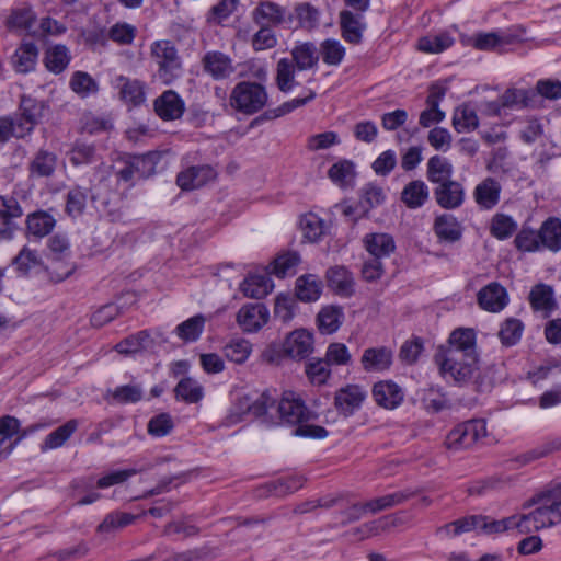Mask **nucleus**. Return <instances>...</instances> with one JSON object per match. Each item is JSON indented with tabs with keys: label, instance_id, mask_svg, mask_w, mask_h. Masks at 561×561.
<instances>
[{
	"label": "nucleus",
	"instance_id": "603ef678",
	"mask_svg": "<svg viewBox=\"0 0 561 561\" xmlns=\"http://www.w3.org/2000/svg\"><path fill=\"white\" fill-rule=\"evenodd\" d=\"M533 92L527 89H507L500 98L505 108L526 107L533 100Z\"/></svg>",
	"mask_w": 561,
	"mask_h": 561
},
{
	"label": "nucleus",
	"instance_id": "6e6d98bb",
	"mask_svg": "<svg viewBox=\"0 0 561 561\" xmlns=\"http://www.w3.org/2000/svg\"><path fill=\"white\" fill-rule=\"evenodd\" d=\"M70 87L75 93L85 98L91 93H95L99 89L96 81L83 71H76L70 79Z\"/></svg>",
	"mask_w": 561,
	"mask_h": 561
},
{
	"label": "nucleus",
	"instance_id": "9d476101",
	"mask_svg": "<svg viewBox=\"0 0 561 561\" xmlns=\"http://www.w3.org/2000/svg\"><path fill=\"white\" fill-rule=\"evenodd\" d=\"M366 390L358 385H347L335 392L334 405L339 413L351 416L358 411L366 400Z\"/></svg>",
	"mask_w": 561,
	"mask_h": 561
},
{
	"label": "nucleus",
	"instance_id": "79ce46f5",
	"mask_svg": "<svg viewBox=\"0 0 561 561\" xmlns=\"http://www.w3.org/2000/svg\"><path fill=\"white\" fill-rule=\"evenodd\" d=\"M205 318L202 314L194 316L175 328L176 335L184 342H195L204 331Z\"/></svg>",
	"mask_w": 561,
	"mask_h": 561
},
{
	"label": "nucleus",
	"instance_id": "f03ea898",
	"mask_svg": "<svg viewBox=\"0 0 561 561\" xmlns=\"http://www.w3.org/2000/svg\"><path fill=\"white\" fill-rule=\"evenodd\" d=\"M435 360L444 378L457 383L470 381L478 369L474 331L463 328L454 330L447 346L439 348Z\"/></svg>",
	"mask_w": 561,
	"mask_h": 561
},
{
	"label": "nucleus",
	"instance_id": "4468645a",
	"mask_svg": "<svg viewBox=\"0 0 561 561\" xmlns=\"http://www.w3.org/2000/svg\"><path fill=\"white\" fill-rule=\"evenodd\" d=\"M216 178V171L210 165L190 167L176 176L178 185L185 191H192L206 185Z\"/></svg>",
	"mask_w": 561,
	"mask_h": 561
},
{
	"label": "nucleus",
	"instance_id": "473e14b6",
	"mask_svg": "<svg viewBox=\"0 0 561 561\" xmlns=\"http://www.w3.org/2000/svg\"><path fill=\"white\" fill-rule=\"evenodd\" d=\"M57 157L49 151L39 150L30 162V175L32 178H48L54 174Z\"/></svg>",
	"mask_w": 561,
	"mask_h": 561
},
{
	"label": "nucleus",
	"instance_id": "de8ad7c7",
	"mask_svg": "<svg viewBox=\"0 0 561 561\" xmlns=\"http://www.w3.org/2000/svg\"><path fill=\"white\" fill-rule=\"evenodd\" d=\"M297 67L287 58H282L276 67V83L282 92H289L295 87Z\"/></svg>",
	"mask_w": 561,
	"mask_h": 561
},
{
	"label": "nucleus",
	"instance_id": "aec40b11",
	"mask_svg": "<svg viewBox=\"0 0 561 561\" xmlns=\"http://www.w3.org/2000/svg\"><path fill=\"white\" fill-rule=\"evenodd\" d=\"M373 396L378 405L394 409L403 401L402 389L392 381L377 382L373 388Z\"/></svg>",
	"mask_w": 561,
	"mask_h": 561
},
{
	"label": "nucleus",
	"instance_id": "6ab92c4d",
	"mask_svg": "<svg viewBox=\"0 0 561 561\" xmlns=\"http://www.w3.org/2000/svg\"><path fill=\"white\" fill-rule=\"evenodd\" d=\"M434 232L440 241L454 243L462 237V226L451 214H443L435 218Z\"/></svg>",
	"mask_w": 561,
	"mask_h": 561
},
{
	"label": "nucleus",
	"instance_id": "f3484780",
	"mask_svg": "<svg viewBox=\"0 0 561 561\" xmlns=\"http://www.w3.org/2000/svg\"><path fill=\"white\" fill-rule=\"evenodd\" d=\"M437 204L445 209H455L462 205L465 201V190L457 181H448L439 184L435 191Z\"/></svg>",
	"mask_w": 561,
	"mask_h": 561
},
{
	"label": "nucleus",
	"instance_id": "bb28decb",
	"mask_svg": "<svg viewBox=\"0 0 561 561\" xmlns=\"http://www.w3.org/2000/svg\"><path fill=\"white\" fill-rule=\"evenodd\" d=\"M340 24L343 38L352 44H358L362 41L365 24L362 22V15L353 14L351 11L340 13Z\"/></svg>",
	"mask_w": 561,
	"mask_h": 561
},
{
	"label": "nucleus",
	"instance_id": "a878e982",
	"mask_svg": "<svg viewBox=\"0 0 561 561\" xmlns=\"http://www.w3.org/2000/svg\"><path fill=\"white\" fill-rule=\"evenodd\" d=\"M273 282L266 275H250L241 284L240 290L245 297L262 299L273 290Z\"/></svg>",
	"mask_w": 561,
	"mask_h": 561
},
{
	"label": "nucleus",
	"instance_id": "ea45409f",
	"mask_svg": "<svg viewBox=\"0 0 561 561\" xmlns=\"http://www.w3.org/2000/svg\"><path fill=\"white\" fill-rule=\"evenodd\" d=\"M252 353V344L244 337H232L224 346V355L227 359L236 363L243 364Z\"/></svg>",
	"mask_w": 561,
	"mask_h": 561
},
{
	"label": "nucleus",
	"instance_id": "f704fd0d",
	"mask_svg": "<svg viewBox=\"0 0 561 561\" xmlns=\"http://www.w3.org/2000/svg\"><path fill=\"white\" fill-rule=\"evenodd\" d=\"M116 88L119 90L122 100L133 105H138L145 101L144 85L138 80H130L123 76L116 79Z\"/></svg>",
	"mask_w": 561,
	"mask_h": 561
},
{
	"label": "nucleus",
	"instance_id": "72a5a7b5",
	"mask_svg": "<svg viewBox=\"0 0 561 561\" xmlns=\"http://www.w3.org/2000/svg\"><path fill=\"white\" fill-rule=\"evenodd\" d=\"M454 43L455 39L448 32H442L421 37L417 42V48L427 54H440L451 47Z\"/></svg>",
	"mask_w": 561,
	"mask_h": 561
},
{
	"label": "nucleus",
	"instance_id": "6e6552de",
	"mask_svg": "<svg viewBox=\"0 0 561 561\" xmlns=\"http://www.w3.org/2000/svg\"><path fill=\"white\" fill-rule=\"evenodd\" d=\"M270 319V311L265 305L260 302L243 305L236 316V321L245 333L260 331Z\"/></svg>",
	"mask_w": 561,
	"mask_h": 561
},
{
	"label": "nucleus",
	"instance_id": "3c124183",
	"mask_svg": "<svg viewBox=\"0 0 561 561\" xmlns=\"http://www.w3.org/2000/svg\"><path fill=\"white\" fill-rule=\"evenodd\" d=\"M68 158L76 167L90 164L96 161V151L94 146L78 141L68 151Z\"/></svg>",
	"mask_w": 561,
	"mask_h": 561
},
{
	"label": "nucleus",
	"instance_id": "0e129e2a",
	"mask_svg": "<svg viewBox=\"0 0 561 561\" xmlns=\"http://www.w3.org/2000/svg\"><path fill=\"white\" fill-rule=\"evenodd\" d=\"M36 15L30 7L23 5L12 11L8 23L11 27L32 32Z\"/></svg>",
	"mask_w": 561,
	"mask_h": 561
},
{
	"label": "nucleus",
	"instance_id": "412c9836",
	"mask_svg": "<svg viewBox=\"0 0 561 561\" xmlns=\"http://www.w3.org/2000/svg\"><path fill=\"white\" fill-rule=\"evenodd\" d=\"M366 251L373 256L383 259L390 256L396 249L393 238L383 232L368 233L363 239Z\"/></svg>",
	"mask_w": 561,
	"mask_h": 561
},
{
	"label": "nucleus",
	"instance_id": "13d9d810",
	"mask_svg": "<svg viewBox=\"0 0 561 561\" xmlns=\"http://www.w3.org/2000/svg\"><path fill=\"white\" fill-rule=\"evenodd\" d=\"M299 262L300 257L297 253H284L275 259L272 265V273L279 278H284L295 273V268L299 264Z\"/></svg>",
	"mask_w": 561,
	"mask_h": 561
},
{
	"label": "nucleus",
	"instance_id": "864d4df0",
	"mask_svg": "<svg viewBox=\"0 0 561 561\" xmlns=\"http://www.w3.org/2000/svg\"><path fill=\"white\" fill-rule=\"evenodd\" d=\"M161 159L159 152H148L141 156H131V167L136 169L137 175L147 178L154 173L156 167Z\"/></svg>",
	"mask_w": 561,
	"mask_h": 561
},
{
	"label": "nucleus",
	"instance_id": "bf43d9fd",
	"mask_svg": "<svg viewBox=\"0 0 561 561\" xmlns=\"http://www.w3.org/2000/svg\"><path fill=\"white\" fill-rule=\"evenodd\" d=\"M515 247L523 252H536L541 249L539 230L523 227L514 240Z\"/></svg>",
	"mask_w": 561,
	"mask_h": 561
},
{
	"label": "nucleus",
	"instance_id": "2f4dec72",
	"mask_svg": "<svg viewBox=\"0 0 561 561\" xmlns=\"http://www.w3.org/2000/svg\"><path fill=\"white\" fill-rule=\"evenodd\" d=\"M414 495L413 492L409 490L393 492L391 494H386L376 499H373L365 503V507L368 513L376 514L378 512L389 510L397 505H400L408 501L410 497Z\"/></svg>",
	"mask_w": 561,
	"mask_h": 561
},
{
	"label": "nucleus",
	"instance_id": "680f3d73",
	"mask_svg": "<svg viewBox=\"0 0 561 561\" xmlns=\"http://www.w3.org/2000/svg\"><path fill=\"white\" fill-rule=\"evenodd\" d=\"M296 299L290 295L279 294L275 298L274 317L283 323H288L295 314Z\"/></svg>",
	"mask_w": 561,
	"mask_h": 561
},
{
	"label": "nucleus",
	"instance_id": "20e7f679",
	"mask_svg": "<svg viewBox=\"0 0 561 561\" xmlns=\"http://www.w3.org/2000/svg\"><path fill=\"white\" fill-rule=\"evenodd\" d=\"M150 56L157 66V77L164 84L181 76L182 62L174 44L167 39L156 41L150 46Z\"/></svg>",
	"mask_w": 561,
	"mask_h": 561
},
{
	"label": "nucleus",
	"instance_id": "5fc2aeb1",
	"mask_svg": "<svg viewBox=\"0 0 561 561\" xmlns=\"http://www.w3.org/2000/svg\"><path fill=\"white\" fill-rule=\"evenodd\" d=\"M517 229L516 221L504 214H496L492 218L491 233L499 240H505L510 238Z\"/></svg>",
	"mask_w": 561,
	"mask_h": 561
},
{
	"label": "nucleus",
	"instance_id": "2eb2a0df",
	"mask_svg": "<svg viewBox=\"0 0 561 561\" xmlns=\"http://www.w3.org/2000/svg\"><path fill=\"white\" fill-rule=\"evenodd\" d=\"M154 111L160 118L174 121L183 115L185 103L175 91L168 90L156 99Z\"/></svg>",
	"mask_w": 561,
	"mask_h": 561
},
{
	"label": "nucleus",
	"instance_id": "4c0bfd02",
	"mask_svg": "<svg viewBox=\"0 0 561 561\" xmlns=\"http://www.w3.org/2000/svg\"><path fill=\"white\" fill-rule=\"evenodd\" d=\"M427 179L432 183L442 184L450 181L453 165L444 157L434 156L427 161Z\"/></svg>",
	"mask_w": 561,
	"mask_h": 561
},
{
	"label": "nucleus",
	"instance_id": "37998d69",
	"mask_svg": "<svg viewBox=\"0 0 561 561\" xmlns=\"http://www.w3.org/2000/svg\"><path fill=\"white\" fill-rule=\"evenodd\" d=\"M12 264L19 274L27 275L31 271L42 266V259L37 251L23 247L13 259Z\"/></svg>",
	"mask_w": 561,
	"mask_h": 561
},
{
	"label": "nucleus",
	"instance_id": "a18cd8bd",
	"mask_svg": "<svg viewBox=\"0 0 561 561\" xmlns=\"http://www.w3.org/2000/svg\"><path fill=\"white\" fill-rule=\"evenodd\" d=\"M176 397L187 403H196L204 397L203 387L193 378L186 377L175 387Z\"/></svg>",
	"mask_w": 561,
	"mask_h": 561
},
{
	"label": "nucleus",
	"instance_id": "c03bdc74",
	"mask_svg": "<svg viewBox=\"0 0 561 561\" xmlns=\"http://www.w3.org/2000/svg\"><path fill=\"white\" fill-rule=\"evenodd\" d=\"M70 61L69 50L64 45H56L46 51L45 65L54 73L62 72Z\"/></svg>",
	"mask_w": 561,
	"mask_h": 561
},
{
	"label": "nucleus",
	"instance_id": "393cba45",
	"mask_svg": "<svg viewBox=\"0 0 561 561\" xmlns=\"http://www.w3.org/2000/svg\"><path fill=\"white\" fill-rule=\"evenodd\" d=\"M328 284L340 296H351L354 291V279L344 266H334L327 272Z\"/></svg>",
	"mask_w": 561,
	"mask_h": 561
},
{
	"label": "nucleus",
	"instance_id": "1a4fd4ad",
	"mask_svg": "<svg viewBox=\"0 0 561 561\" xmlns=\"http://www.w3.org/2000/svg\"><path fill=\"white\" fill-rule=\"evenodd\" d=\"M45 105L31 96L23 95L20 102V116L18 123L19 136L28 135L41 122L44 115Z\"/></svg>",
	"mask_w": 561,
	"mask_h": 561
},
{
	"label": "nucleus",
	"instance_id": "c9c22d12",
	"mask_svg": "<svg viewBox=\"0 0 561 561\" xmlns=\"http://www.w3.org/2000/svg\"><path fill=\"white\" fill-rule=\"evenodd\" d=\"M343 310L340 307L327 306L318 314V328L323 334H332L342 325Z\"/></svg>",
	"mask_w": 561,
	"mask_h": 561
},
{
	"label": "nucleus",
	"instance_id": "dca6fc26",
	"mask_svg": "<svg viewBox=\"0 0 561 561\" xmlns=\"http://www.w3.org/2000/svg\"><path fill=\"white\" fill-rule=\"evenodd\" d=\"M393 362L391 348L386 346L366 348L362 355V366L368 373L388 370Z\"/></svg>",
	"mask_w": 561,
	"mask_h": 561
},
{
	"label": "nucleus",
	"instance_id": "e2e57ef3",
	"mask_svg": "<svg viewBox=\"0 0 561 561\" xmlns=\"http://www.w3.org/2000/svg\"><path fill=\"white\" fill-rule=\"evenodd\" d=\"M136 33L137 30L134 25L118 22L108 28L107 37L118 45H130L136 37Z\"/></svg>",
	"mask_w": 561,
	"mask_h": 561
},
{
	"label": "nucleus",
	"instance_id": "c756f323",
	"mask_svg": "<svg viewBox=\"0 0 561 561\" xmlns=\"http://www.w3.org/2000/svg\"><path fill=\"white\" fill-rule=\"evenodd\" d=\"M55 225L56 219L44 210L34 211L26 218L27 233L36 238L47 236L54 229Z\"/></svg>",
	"mask_w": 561,
	"mask_h": 561
},
{
	"label": "nucleus",
	"instance_id": "b1692460",
	"mask_svg": "<svg viewBox=\"0 0 561 561\" xmlns=\"http://www.w3.org/2000/svg\"><path fill=\"white\" fill-rule=\"evenodd\" d=\"M293 62L298 70L305 71L317 67L319 61V51L313 43L306 42L296 45L291 49Z\"/></svg>",
	"mask_w": 561,
	"mask_h": 561
},
{
	"label": "nucleus",
	"instance_id": "ddd939ff",
	"mask_svg": "<svg viewBox=\"0 0 561 561\" xmlns=\"http://www.w3.org/2000/svg\"><path fill=\"white\" fill-rule=\"evenodd\" d=\"M202 65L204 71L215 80L228 79L236 71L231 57L218 50L207 51Z\"/></svg>",
	"mask_w": 561,
	"mask_h": 561
},
{
	"label": "nucleus",
	"instance_id": "4be33fe9",
	"mask_svg": "<svg viewBox=\"0 0 561 561\" xmlns=\"http://www.w3.org/2000/svg\"><path fill=\"white\" fill-rule=\"evenodd\" d=\"M38 48L34 43H22L12 56V66L16 72L27 73L35 69Z\"/></svg>",
	"mask_w": 561,
	"mask_h": 561
},
{
	"label": "nucleus",
	"instance_id": "338daca9",
	"mask_svg": "<svg viewBox=\"0 0 561 561\" xmlns=\"http://www.w3.org/2000/svg\"><path fill=\"white\" fill-rule=\"evenodd\" d=\"M87 192L81 187H73L67 194L66 211L76 218L83 214L87 206Z\"/></svg>",
	"mask_w": 561,
	"mask_h": 561
},
{
	"label": "nucleus",
	"instance_id": "a211bd4d",
	"mask_svg": "<svg viewBox=\"0 0 561 561\" xmlns=\"http://www.w3.org/2000/svg\"><path fill=\"white\" fill-rule=\"evenodd\" d=\"M312 335L304 330L291 332L285 340L284 352L294 359H302L312 352Z\"/></svg>",
	"mask_w": 561,
	"mask_h": 561
},
{
	"label": "nucleus",
	"instance_id": "9b49d317",
	"mask_svg": "<svg viewBox=\"0 0 561 561\" xmlns=\"http://www.w3.org/2000/svg\"><path fill=\"white\" fill-rule=\"evenodd\" d=\"M508 294L504 286L492 282L482 287L477 294V301L481 309L489 312H500L508 304Z\"/></svg>",
	"mask_w": 561,
	"mask_h": 561
},
{
	"label": "nucleus",
	"instance_id": "69168bd1",
	"mask_svg": "<svg viewBox=\"0 0 561 561\" xmlns=\"http://www.w3.org/2000/svg\"><path fill=\"white\" fill-rule=\"evenodd\" d=\"M321 54L324 64L337 66L345 56V48L339 41L329 38L322 42Z\"/></svg>",
	"mask_w": 561,
	"mask_h": 561
},
{
	"label": "nucleus",
	"instance_id": "052dcab7",
	"mask_svg": "<svg viewBox=\"0 0 561 561\" xmlns=\"http://www.w3.org/2000/svg\"><path fill=\"white\" fill-rule=\"evenodd\" d=\"M111 397L117 403H136L141 400L144 390L140 385L130 383L116 387L114 390L108 391Z\"/></svg>",
	"mask_w": 561,
	"mask_h": 561
},
{
	"label": "nucleus",
	"instance_id": "58836bf2",
	"mask_svg": "<svg viewBox=\"0 0 561 561\" xmlns=\"http://www.w3.org/2000/svg\"><path fill=\"white\" fill-rule=\"evenodd\" d=\"M453 126L458 133L474 130L479 126L476 111L468 104H462L454 111Z\"/></svg>",
	"mask_w": 561,
	"mask_h": 561
},
{
	"label": "nucleus",
	"instance_id": "4d7b16f0",
	"mask_svg": "<svg viewBox=\"0 0 561 561\" xmlns=\"http://www.w3.org/2000/svg\"><path fill=\"white\" fill-rule=\"evenodd\" d=\"M328 175L339 186H346L355 176L354 164L347 160L336 162L329 169Z\"/></svg>",
	"mask_w": 561,
	"mask_h": 561
},
{
	"label": "nucleus",
	"instance_id": "f8f14e48",
	"mask_svg": "<svg viewBox=\"0 0 561 561\" xmlns=\"http://www.w3.org/2000/svg\"><path fill=\"white\" fill-rule=\"evenodd\" d=\"M501 193V183L486 176L474 186L472 197L481 210H491L500 203Z\"/></svg>",
	"mask_w": 561,
	"mask_h": 561
},
{
	"label": "nucleus",
	"instance_id": "5701e85b",
	"mask_svg": "<svg viewBox=\"0 0 561 561\" xmlns=\"http://www.w3.org/2000/svg\"><path fill=\"white\" fill-rule=\"evenodd\" d=\"M428 196V186L422 180L409 182L401 192V201L410 209L422 207L427 202Z\"/></svg>",
	"mask_w": 561,
	"mask_h": 561
},
{
	"label": "nucleus",
	"instance_id": "e433bc0d",
	"mask_svg": "<svg viewBox=\"0 0 561 561\" xmlns=\"http://www.w3.org/2000/svg\"><path fill=\"white\" fill-rule=\"evenodd\" d=\"M529 300L535 310L542 311L546 316L554 310L557 306L552 288L543 284L537 285L531 289Z\"/></svg>",
	"mask_w": 561,
	"mask_h": 561
},
{
	"label": "nucleus",
	"instance_id": "774afa93",
	"mask_svg": "<svg viewBox=\"0 0 561 561\" xmlns=\"http://www.w3.org/2000/svg\"><path fill=\"white\" fill-rule=\"evenodd\" d=\"M329 363L325 359L309 362L306 365V374L313 385H323L331 375Z\"/></svg>",
	"mask_w": 561,
	"mask_h": 561
},
{
	"label": "nucleus",
	"instance_id": "423d86ee",
	"mask_svg": "<svg viewBox=\"0 0 561 561\" xmlns=\"http://www.w3.org/2000/svg\"><path fill=\"white\" fill-rule=\"evenodd\" d=\"M486 436L484 420H470L455 426L447 435L445 445L449 451L457 453L471 448L477 442Z\"/></svg>",
	"mask_w": 561,
	"mask_h": 561
},
{
	"label": "nucleus",
	"instance_id": "a19ab883",
	"mask_svg": "<svg viewBox=\"0 0 561 561\" xmlns=\"http://www.w3.org/2000/svg\"><path fill=\"white\" fill-rule=\"evenodd\" d=\"M253 19L263 26L279 24L284 19V11L274 2H261L253 11Z\"/></svg>",
	"mask_w": 561,
	"mask_h": 561
},
{
	"label": "nucleus",
	"instance_id": "7c9ffc66",
	"mask_svg": "<svg viewBox=\"0 0 561 561\" xmlns=\"http://www.w3.org/2000/svg\"><path fill=\"white\" fill-rule=\"evenodd\" d=\"M322 283L317 275H302L296 280V295L301 301L310 302L319 299Z\"/></svg>",
	"mask_w": 561,
	"mask_h": 561
},
{
	"label": "nucleus",
	"instance_id": "0eeeda50",
	"mask_svg": "<svg viewBox=\"0 0 561 561\" xmlns=\"http://www.w3.org/2000/svg\"><path fill=\"white\" fill-rule=\"evenodd\" d=\"M273 404L274 400L265 393H262L255 401H251L248 397L241 398L230 408L226 416V424L234 425L248 414L254 416L266 414Z\"/></svg>",
	"mask_w": 561,
	"mask_h": 561
},
{
	"label": "nucleus",
	"instance_id": "8fccbe9b",
	"mask_svg": "<svg viewBox=\"0 0 561 561\" xmlns=\"http://www.w3.org/2000/svg\"><path fill=\"white\" fill-rule=\"evenodd\" d=\"M135 520V516L125 512H113L105 516L103 522L98 526L101 534H112L119 530Z\"/></svg>",
	"mask_w": 561,
	"mask_h": 561
},
{
	"label": "nucleus",
	"instance_id": "7ed1b4c3",
	"mask_svg": "<svg viewBox=\"0 0 561 561\" xmlns=\"http://www.w3.org/2000/svg\"><path fill=\"white\" fill-rule=\"evenodd\" d=\"M282 424L295 426L294 435L308 438H324V427L309 424L313 413L307 408L301 397L290 390L284 391L277 404Z\"/></svg>",
	"mask_w": 561,
	"mask_h": 561
},
{
	"label": "nucleus",
	"instance_id": "f257e3e1",
	"mask_svg": "<svg viewBox=\"0 0 561 561\" xmlns=\"http://www.w3.org/2000/svg\"><path fill=\"white\" fill-rule=\"evenodd\" d=\"M524 508L531 510L500 520L482 515L466 516L437 528L436 535L453 538L469 531L493 535L506 530L529 534L558 525L561 523V484L533 496Z\"/></svg>",
	"mask_w": 561,
	"mask_h": 561
},
{
	"label": "nucleus",
	"instance_id": "49530a36",
	"mask_svg": "<svg viewBox=\"0 0 561 561\" xmlns=\"http://www.w3.org/2000/svg\"><path fill=\"white\" fill-rule=\"evenodd\" d=\"M304 237L310 242L318 241L325 232L324 221L316 214L309 213L300 218Z\"/></svg>",
	"mask_w": 561,
	"mask_h": 561
},
{
	"label": "nucleus",
	"instance_id": "c85d7f7f",
	"mask_svg": "<svg viewBox=\"0 0 561 561\" xmlns=\"http://www.w3.org/2000/svg\"><path fill=\"white\" fill-rule=\"evenodd\" d=\"M79 427V421L76 419H71L67 421L65 424L60 425L51 433H49L43 444L41 445L42 451H47L50 449H57L65 445V443L73 435V433Z\"/></svg>",
	"mask_w": 561,
	"mask_h": 561
},
{
	"label": "nucleus",
	"instance_id": "cd10ccee",
	"mask_svg": "<svg viewBox=\"0 0 561 561\" xmlns=\"http://www.w3.org/2000/svg\"><path fill=\"white\" fill-rule=\"evenodd\" d=\"M539 238L541 248H546L552 252L561 250V220L558 218H549L541 225L539 229Z\"/></svg>",
	"mask_w": 561,
	"mask_h": 561
},
{
	"label": "nucleus",
	"instance_id": "39448f33",
	"mask_svg": "<svg viewBox=\"0 0 561 561\" xmlns=\"http://www.w3.org/2000/svg\"><path fill=\"white\" fill-rule=\"evenodd\" d=\"M265 87L256 82L242 81L234 85L230 94V105L238 112L252 115L267 103Z\"/></svg>",
	"mask_w": 561,
	"mask_h": 561
},
{
	"label": "nucleus",
	"instance_id": "09e8293b",
	"mask_svg": "<svg viewBox=\"0 0 561 561\" xmlns=\"http://www.w3.org/2000/svg\"><path fill=\"white\" fill-rule=\"evenodd\" d=\"M524 331V324L519 319L507 318L502 324L499 331V337L503 345L513 346L522 337Z\"/></svg>",
	"mask_w": 561,
	"mask_h": 561
}]
</instances>
